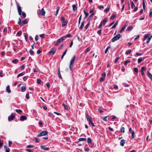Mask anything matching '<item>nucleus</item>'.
Masks as SVG:
<instances>
[{"label":"nucleus","mask_w":152,"mask_h":152,"mask_svg":"<svg viewBox=\"0 0 152 152\" xmlns=\"http://www.w3.org/2000/svg\"><path fill=\"white\" fill-rule=\"evenodd\" d=\"M75 58L76 56L74 55L73 56L72 58L71 59L70 61L69 68L71 70H72L73 69V68L74 66V63Z\"/></svg>","instance_id":"nucleus-1"},{"label":"nucleus","mask_w":152,"mask_h":152,"mask_svg":"<svg viewBox=\"0 0 152 152\" xmlns=\"http://www.w3.org/2000/svg\"><path fill=\"white\" fill-rule=\"evenodd\" d=\"M45 13V11L43 8H42L41 10H38L37 12V14L40 15L44 16Z\"/></svg>","instance_id":"nucleus-2"},{"label":"nucleus","mask_w":152,"mask_h":152,"mask_svg":"<svg viewBox=\"0 0 152 152\" xmlns=\"http://www.w3.org/2000/svg\"><path fill=\"white\" fill-rule=\"evenodd\" d=\"M121 35L120 34H118L117 35L114 37L112 39V42H114L115 41L118 40L120 38Z\"/></svg>","instance_id":"nucleus-3"},{"label":"nucleus","mask_w":152,"mask_h":152,"mask_svg":"<svg viewBox=\"0 0 152 152\" xmlns=\"http://www.w3.org/2000/svg\"><path fill=\"white\" fill-rule=\"evenodd\" d=\"M64 37H62L60 39H58L55 45L57 46L60 42H63V41L64 40Z\"/></svg>","instance_id":"nucleus-4"},{"label":"nucleus","mask_w":152,"mask_h":152,"mask_svg":"<svg viewBox=\"0 0 152 152\" xmlns=\"http://www.w3.org/2000/svg\"><path fill=\"white\" fill-rule=\"evenodd\" d=\"M17 6L18 14L19 15H21L22 13L21 8L18 3H17Z\"/></svg>","instance_id":"nucleus-5"},{"label":"nucleus","mask_w":152,"mask_h":152,"mask_svg":"<svg viewBox=\"0 0 152 152\" xmlns=\"http://www.w3.org/2000/svg\"><path fill=\"white\" fill-rule=\"evenodd\" d=\"M48 132L47 131H44L42 132H41L39 134L37 135V137H40L42 136H45L48 134Z\"/></svg>","instance_id":"nucleus-6"},{"label":"nucleus","mask_w":152,"mask_h":152,"mask_svg":"<svg viewBox=\"0 0 152 152\" xmlns=\"http://www.w3.org/2000/svg\"><path fill=\"white\" fill-rule=\"evenodd\" d=\"M86 117L87 119V121H91V120H92L91 118L88 115V113H86Z\"/></svg>","instance_id":"nucleus-7"},{"label":"nucleus","mask_w":152,"mask_h":152,"mask_svg":"<svg viewBox=\"0 0 152 152\" xmlns=\"http://www.w3.org/2000/svg\"><path fill=\"white\" fill-rule=\"evenodd\" d=\"M56 51V49L54 48H53L49 52V54L51 55H53Z\"/></svg>","instance_id":"nucleus-8"},{"label":"nucleus","mask_w":152,"mask_h":152,"mask_svg":"<svg viewBox=\"0 0 152 152\" xmlns=\"http://www.w3.org/2000/svg\"><path fill=\"white\" fill-rule=\"evenodd\" d=\"M15 116L14 114H12L9 117L8 120L9 121H11L12 120Z\"/></svg>","instance_id":"nucleus-9"},{"label":"nucleus","mask_w":152,"mask_h":152,"mask_svg":"<svg viewBox=\"0 0 152 152\" xmlns=\"http://www.w3.org/2000/svg\"><path fill=\"white\" fill-rule=\"evenodd\" d=\"M27 119V118L26 116L23 115L20 116V120L21 121H23L26 120Z\"/></svg>","instance_id":"nucleus-10"},{"label":"nucleus","mask_w":152,"mask_h":152,"mask_svg":"<svg viewBox=\"0 0 152 152\" xmlns=\"http://www.w3.org/2000/svg\"><path fill=\"white\" fill-rule=\"evenodd\" d=\"M28 19H26L24 20L21 23L22 25H23L27 24L28 22Z\"/></svg>","instance_id":"nucleus-11"},{"label":"nucleus","mask_w":152,"mask_h":152,"mask_svg":"<svg viewBox=\"0 0 152 152\" xmlns=\"http://www.w3.org/2000/svg\"><path fill=\"white\" fill-rule=\"evenodd\" d=\"M125 142L126 140L124 139L121 140L120 142V145L122 146H124Z\"/></svg>","instance_id":"nucleus-12"},{"label":"nucleus","mask_w":152,"mask_h":152,"mask_svg":"<svg viewBox=\"0 0 152 152\" xmlns=\"http://www.w3.org/2000/svg\"><path fill=\"white\" fill-rule=\"evenodd\" d=\"M147 75L152 80V75H151L149 71H147Z\"/></svg>","instance_id":"nucleus-13"},{"label":"nucleus","mask_w":152,"mask_h":152,"mask_svg":"<svg viewBox=\"0 0 152 152\" xmlns=\"http://www.w3.org/2000/svg\"><path fill=\"white\" fill-rule=\"evenodd\" d=\"M40 147L42 149H43L46 151H48L49 150V148H46L45 146L43 145H41L40 146Z\"/></svg>","instance_id":"nucleus-14"},{"label":"nucleus","mask_w":152,"mask_h":152,"mask_svg":"<svg viewBox=\"0 0 152 152\" xmlns=\"http://www.w3.org/2000/svg\"><path fill=\"white\" fill-rule=\"evenodd\" d=\"M73 10L74 11H75L77 10V8L76 5L73 4L72 6Z\"/></svg>","instance_id":"nucleus-15"},{"label":"nucleus","mask_w":152,"mask_h":152,"mask_svg":"<svg viewBox=\"0 0 152 152\" xmlns=\"http://www.w3.org/2000/svg\"><path fill=\"white\" fill-rule=\"evenodd\" d=\"M127 26V25L126 24L124 25L122 27V28L121 29L120 31V32L121 33L122 31H124V30L126 28V27Z\"/></svg>","instance_id":"nucleus-16"},{"label":"nucleus","mask_w":152,"mask_h":152,"mask_svg":"<svg viewBox=\"0 0 152 152\" xmlns=\"http://www.w3.org/2000/svg\"><path fill=\"white\" fill-rule=\"evenodd\" d=\"M26 87L25 86H22L21 88V91L22 92H24L26 89Z\"/></svg>","instance_id":"nucleus-17"},{"label":"nucleus","mask_w":152,"mask_h":152,"mask_svg":"<svg viewBox=\"0 0 152 152\" xmlns=\"http://www.w3.org/2000/svg\"><path fill=\"white\" fill-rule=\"evenodd\" d=\"M6 90L9 93H10L11 92V90L10 88V87L9 86H7L6 87Z\"/></svg>","instance_id":"nucleus-18"},{"label":"nucleus","mask_w":152,"mask_h":152,"mask_svg":"<svg viewBox=\"0 0 152 152\" xmlns=\"http://www.w3.org/2000/svg\"><path fill=\"white\" fill-rule=\"evenodd\" d=\"M132 134V136L131 138L133 139L134 138V137L135 136V133L134 132V131H132L131 133Z\"/></svg>","instance_id":"nucleus-19"},{"label":"nucleus","mask_w":152,"mask_h":152,"mask_svg":"<svg viewBox=\"0 0 152 152\" xmlns=\"http://www.w3.org/2000/svg\"><path fill=\"white\" fill-rule=\"evenodd\" d=\"M62 105L65 110H67L68 109V106L67 105L65 104L64 103H62Z\"/></svg>","instance_id":"nucleus-20"},{"label":"nucleus","mask_w":152,"mask_h":152,"mask_svg":"<svg viewBox=\"0 0 152 152\" xmlns=\"http://www.w3.org/2000/svg\"><path fill=\"white\" fill-rule=\"evenodd\" d=\"M67 23H68L67 21H63V23L62 25V26L63 27H64L65 26H66V25Z\"/></svg>","instance_id":"nucleus-21"},{"label":"nucleus","mask_w":152,"mask_h":152,"mask_svg":"<svg viewBox=\"0 0 152 152\" xmlns=\"http://www.w3.org/2000/svg\"><path fill=\"white\" fill-rule=\"evenodd\" d=\"M84 22H83L82 23L81 25L79 28V29L82 30L83 28V27H84Z\"/></svg>","instance_id":"nucleus-22"},{"label":"nucleus","mask_w":152,"mask_h":152,"mask_svg":"<svg viewBox=\"0 0 152 152\" xmlns=\"http://www.w3.org/2000/svg\"><path fill=\"white\" fill-rule=\"evenodd\" d=\"M152 37V36H151L150 37H148V38L147 39L146 41V43L147 44H148L149 42L150 41L151 39V38Z\"/></svg>","instance_id":"nucleus-23"},{"label":"nucleus","mask_w":152,"mask_h":152,"mask_svg":"<svg viewBox=\"0 0 152 152\" xmlns=\"http://www.w3.org/2000/svg\"><path fill=\"white\" fill-rule=\"evenodd\" d=\"M21 18H25L26 17V14L25 12H23L22 14H21Z\"/></svg>","instance_id":"nucleus-24"},{"label":"nucleus","mask_w":152,"mask_h":152,"mask_svg":"<svg viewBox=\"0 0 152 152\" xmlns=\"http://www.w3.org/2000/svg\"><path fill=\"white\" fill-rule=\"evenodd\" d=\"M71 36V34H68L67 35H66L65 36H63V37H64V39H65V38L66 37H69Z\"/></svg>","instance_id":"nucleus-25"},{"label":"nucleus","mask_w":152,"mask_h":152,"mask_svg":"<svg viewBox=\"0 0 152 152\" xmlns=\"http://www.w3.org/2000/svg\"><path fill=\"white\" fill-rule=\"evenodd\" d=\"M107 18H105L102 23V24L104 25H105L106 23L107 22Z\"/></svg>","instance_id":"nucleus-26"},{"label":"nucleus","mask_w":152,"mask_h":152,"mask_svg":"<svg viewBox=\"0 0 152 152\" xmlns=\"http://www.w3.org/2000/svg\"><path fill=\"white\" fill-rule=\"evenodd\" d=\"M86 138H80L79 139V141H86Z\"/></svg>","instance_id":"nucleus-27"},{"label":"nucleus","mask_w":152,"mask_h":152,"mask_svg":"<svg viewBox=\"0 0 152 152\" xmlns=\"http://www.w3.org/2000/svg\"><path fill=\"white\" fill-rule=\"evenodd\" d=\"M149 36V34H146L145 35V36L144 37V38H143V41H144Z\"/></svg>","instance_id":"nucleus-28"},{"label":"nucleus","mask_w":152,"mask_h":152,"mask_svg":"<svg viewBox=\"0 0 152 152\" xmlns=\"http://www.w3.org/2000/svg\"><path fill=\"white\" fill-rule=\"evenodd\" d=\"M132 50H128L127 51L126 53L125 54L126 55H128V54H130L132 52Z\"/></svg>","instance_id":"nucleus-29"},{"label":"nucleus","mask_w":152,"mask_h":152,"mask_svg":"<svg viewBox=\"0 0 152 152\" xmlns=\"http://www.w3.org/2000/svg\"><path fill=\"white\" fill-rule=\"evenodd\" d=\"M19 114H20L22 112V111L20 109H16L15 110Z\"/></svg>","instance_id":"nucleus-30"},{"label":"nucleus","mask_w":152,"mask_h":152,"mask_svg":"<svg viewBox=\"0 0 152 152\" xmlns=\"http://www.w3.org/2000/svg\"><path fill=\"white\" fill-rule=\"evenodd\" d=\"M149 16L150 18L152 16V8L150 9Z\"/></svg>","instance_id":"nucleus-31"},{"label":"nucleus","mask_w":152,"mask_h":152,"mask_svg":"<svg viewBox=\"0 0 152 152\" xmlns=\"http://www.w3.org/2000/svg\"><path fill=\"white\" fill-rule=\"evenodd\" d=\"M130 62V61L129 60H127L125 61L124 63V65H127L128 63H129Z\"/></svg>","instance_id":"nucleus-32"},{"label":"nucleus","mask_w":152,"mask_h":152,"mask_svg":"<svg viewBox=\"0 0 152 152\" xmlns=\"http://www.w3.org/2000/svg\"><path fill=\"white\" fill-rule=\"evenodd\" d=\"M132 29H133V27H132L131 26H129L126 29V30L127 31H130V30H132Z\"/></svg>","instance_id":"nucleus-33"},{"label":"nucleus","mask_w":152,"mask_h":152,"mask_svg":"<svg viewBox=\"0 0 152 152\" xmlns=\"http://www.w3.org/2000/svg\"><path fill=\"white\" fill-rule=\"evenodd\" d=\"M84 13L85 14V18H86L88 16V13L87 12H86L85 11H84Z\"/></svg>","instance_id":"nucleus-34"},{"label":"nucleus","mask_w":152,"mask_h":152,"mask_svg":"<svg viewBox=\"0 0 152 152\" xmlns=\"http://www.w3.org/2000/svg\"><path fill=\"white\" fill-rule=\"evenodd\" d=\"M18 59H14L12 61V62L14 64H17L18 62Z\"/></svg>","instance_id":"nucleus-35"},{"label":"nucleus","mask_w":152,"mask_h":152,"mask_svg":"<svg viewBox=\"0 0 152 152\" xmlns=\"http://www.w3.org/2000/svg\"><path fill=\"white\" fill-rule=\"evenodd\" d=\"M90 50V47H88L85 50L84 53H86Z\"/></svg>","instance_id":"nucleus-36"},{"label":"nucleus","mask_w":152,"mask_h":152,"mask_svg":"<svg viewBox=\"0 0 152 152\" xmlns=\"http://www.w3.org/2000/svg\"><path fill=\"white\" fill-rule=\"evenodd\" d=\"M21 20L20 19V18H19V19H18V24L20 26L22 25H21V23H21Z\"/></svg>","instance_id":"nucleus-37"},{"label":"nucleus","mask_w":152,"mask_h":152,"mask_svg":"<svg viewBox=\"0 0 152 152\" xmlns=\"http://www.w3.org/2000/svg\"><path fill=\"white\" fill-rule=\"evenodd\" d=\"M121 133H124L125 132V128L124 127H122L121 129Z\"/></svg>","instance_id":"nucleus-38"},{"label":"nucleus","mask_w":152,"mask_h":152,"mask_svg":"<svg viewBox=\"0 0 152 152\" xmlns=\"http://www.w3.org/2000/svg\"><path fill=\"white\" fill-rule=\"evenodd\" d=\"M131 8L133 9L135 5L132 1H131Z\"/></svg>","instance_id":"nucleus-39"},{"label":"nucleus","mask_w":152,"mask_h":152,"mask_svg":"<svg viewBox=\"0 0 152 152\" xmlns=\"http://www.w3.org/2000/svg\"><path fill=\"white\" fill-rule=\"evenodd\" d=\"M116 17V15H113L110 17V19H113L114 18H115Z\"/></svg>","instance_id":"nucleus-40"},{"label":"nucleus","mask_w":152,"mask_h":152,"mask_svg":"<svg viewBox=\"0 0 152 152\" xmlns=\"http://www.w3.org/2000/svg\"><path fill=\"white\" fill-rule=\"evenodd\" d=\"M24 36L25 39L26 41H27V39H28V34H26V33H25L24 34Z\"/></svg>","instance_id":"nucleus-41"},{"label":"nucleus","mask_w":152,"mask_h":152,"mask_svg":"<svg viewBox=\"0 0 152 152\" xmlns=\"http://www.w3.org/2000/svg\"><path fill=\"white\" fill-rule=\"evenodd\" d=\"M134 72L137 73H138V69L137 68H134Z\"/></svg>","instance_id":"nucleus-42"},{"label":"nucleus","mask_w":152,"mask_h":152,"mask_svg":"<svg viewBox=\"0 0 152 152\" xmlns=\"http://www.w3.org/2000/svg\"><path fill=\"white\" fill-rule=\"evenodd\" d=\"M24 75V73L23 72H22L19 74L17 76V77H19L21 76Z\"/></svg>","instance_id":"nucleus-43"},{"label":"nucleus","mask_w":152,"mask_h":152,"mask_svg":"<svg viewBox=\"0 0 152 152\" xmlns=\"http://www.w3.org/2000/svg\"><path fill=\"white\" fill-rule=\"evenodd\" d=\"M142 61V58L141 57V58H138V59L137 62L138 63H140Z\"/></svg>","instance_id":"nucleus-44"},{"label":"nucleus","mask_w":152,"mask_h":152,"mask_svg":"<svg viewBox=\"0 0 152 152\" xmlns=\"http://www.w3.org/2000/svg\"><path fill=\"white\" fill-rule=\"evenodd\" d=\"M87 142L88 143H90L91 142V140L90 138H88L87 139Z\"/></svg>","instance_id":"nucleus-45"},{"label":"nucleus","mask_w":152,"mask_h":152,"mask_svg":"<svg viewBox=\"0 0 152 152\" xmlns=\"http://www.w3.org/2000/svg\"><path fill=\"white\" fill-rule=\"evenodd\" d=\"M104 77H102L100 79V82H102L104 81V79H105Z\"/></svg>","instance_id":"nucleus-46"},{"label":"nucleus","mask_w":152,"mask_h":152,"mask_svg":"<svg viewBox=\"0 0 152 152\" xmlns=\"http://www.w3.org/2000/svg\"><path fill=\"white\" fill-rule=\"evenodd\" d=\"M41 82V80L39 79H37V83L38 84H40Z\"/></svg>","instance_id":"nucleus-47"},{"label":"nucleus","mask_w":152,"mask_h":152,"mask_svg":"<svg viewBox=\"0 0 152 152\" xmlns=\"http://www.w3.org/2000/svg\"><path fill=\"white\" fill-rule=\"evenodd\" d=\"M26 98L27 99H29V92H28L26 94Z\"/></svg>","instance_id":"nucleus-48"},{"label":"nucleus","mask_w":152,"mask_h":152,"mask_svg":"<svg viewBox=\"0 0 152 152\" xmlns=\"http://www.w3.org/2000/svg\"><path fill=\"white\" fill-rule=\"evenodd\" d=\"M34 147L33 145H28L26 146V148H32Z\"/></svg>","instance_id":"nucleus-49"},{"label":"nucleus","mask_w":152,"mask_h":152,"mask_svg":"<svg viewBox=\"0 0 152 152\" xmlns=\"http://www.w3.org/2000/svg\"><path fill=\"white\" fill-rule=\"evenodd\" d=\"M110 48V47L108 46L107 47V48L105 50V51H104L105 54H106L107 53V51H108L109 49Z\"/></svg>","instance_id":"nucleus-50"},{"label":"nucleus","mask_w":152,"mask_h":152,"mask_svg":"<svg viewBox=\"0 0 152 152\" xmlns=\"http://www.w3.org/2000/svg\"><path fill=\"white\" fill-rule=\"evenodd\" d=\"M146 69V67L145 66H142L141 68V71H143Z\"/></svg>","instance_id":"nucleus-51"},{"label":"nucleus","mask_w":152,"mask_h":152,"mask_svg":"<svg viewBox=\"0 0 152 152\" xmlns=\"http://www.w3.org/2000/svg\"><path fill=\"white\" fill-rule=\"evenodd\" d=\"M56 10H56V12L55 14V15H56L58 13V12L59 10V8L58 7H57L56 8Z\"/></svg>","instance_id":"nucleus-52"},{"label":"nucleus","mask_w":152,"mask_h":152,"mask_svg":"<svg viewBox=\"0 0 152 152\" xmlns=\"http://www.w3.org/2000/svg\"><path fill=\"white\" fill-rule=\"evenodd\" d=\"M81 17H82V15H81L80 16V17L79 19V21H78V23L79 24H80V21L81 19Z\"/></svg>","instance_id":"nucleus-53"},{"label":"nucleus","mask_w":152,"mask_h":152,"mask_svg":"<svg viewBox=\"0 0 152 152\" xmlns=\"http://www.w3.org/2000/svg\"><path fill=\"white\" fill-rule=\"evenodd\" d=\"M26 151L28 152H33V150L30 149H26Z\"/></svg>","instance_id":"nucleus-54"},{"label":"nucleus","mask_w":152,"mask_h":152,"mask_svg":"<svg viewBox=\"0 0 152 152\" xmlns=\"http://www.w3.org/2000/svg\"><path fill=\"white\" fill-rule=\"evenodd\" d=\"M107 116H105L104 117H103L102 118L103 120L104 121H107Z\"/></svg>","instance_id":"nucleus-55"},{"label":"nucleus","mask_w":152,"mask_h":152,"mask_svg":"<svg viewBox=\"0 0 152 152\" xmlns=\"http://www.w3.org/2000/svg\"><path fill=\"white\" fill-rule=\"evenodd\" d=\"M110 10V9L109 7H107L104 10V11L106 12H107L109 11Z\"/></svg>","instance_id":"nucleus-56"},{"label":"nucleus","mask_w":152,"mask_h":152,"mask_svg":"<svg viewBox=\"0 0 152 152\" xmlns=\"http://www.w3.org/2000/svg\"><path fill=\"white\" fill-rule=\"evenodd\" d=\"M89 23H88L85 26V28L86 29H87L89 27Z\"/></svg>","instance_id":"nucleus-57"},{"label":"nucleus","mask_w":152,"mask_h":152,"mask_svg":"<svg viewBox=\"0 0 152 152\" xmlns=\"http://www.w3.org/2000/svg\"><path fill=\"white\" fill-rule=\"evenodd\" d=\"M29 53L31 55H33L34 53V52L32 50H30L29 51Z\"/></svg>","instance_id":"nucleus-58"},{"label":"nucleus","mask_w":152,"mask_h":152,"mask_svg":"<svg viewBox=\"0 0 152 152\" xmlns=\"http://www.w3.org/2000/svg\"><path fill=\"white\" fill-rule=\"evenodd\" d=\"M102 32V30H98L97 32V34L99 35H100L101 34Z\"/></svg>","instance_id":"nucleus-59"},{"label":"nucleus","mask_w":152,"mask_h":152,"mask_svg":"<svg viewBox=\"0 0 152 152\" xmlns=\"http://www.w3.org/2000/svg\"><path fill=\"white\" fill-rule=\"evenodd\" d=\"M119 58V57H117L115 58V61H114L115 63H116L118 61V60Z\"/></svg>","instance_id":"nucleus-60"},{"label":"nucleus","mask_w":152,"mask_h":152,"mask_svg":"<svg viewBox=\"0 0 152 152\" xmlns=\"http://www.w3.org/2000/svg\"><path fill=\"white\" fill-rule=\"evenodd\" d=\"M28 76H25V77H24L23 78V80L25 81L26 80H27V78H28Z\"/></svg>","instance_id":"nucleus-61"},{"label":"nucleus","mask_w":152,"mask_h":152,"mask_svg":"<svg viewBox=\"0 0 152 152\" xmlns=\"http://www.w3.org/2000/svg\"><path fill=\"white\" fill-rule=\"evenodd\" d=\"M113 86H114L113 87L114 89H117L118 88V87L117 85H113Z\"/></svg>","instance_id":"nucleus-62"},{"label":"nucleus","mask_w":152,"mask_h":152,"mask_svg":"<svg viewBox=\"0 0 152 152\" xmlns=\"http://www.w3.org/2000/svg\"><path fill=\"white\" fill-rule=\"evenodd\" d=\"M17 34L19 35H20L22 34V31H20L18 32Z\"/></svg>","instance_id":"nucleus-63"},{"label":"nucleus","mask_w":152,"mask_h":152,"mask_svg":"<svg viewBox=\"0 0 152 152\" xmlns=\"http://www.w3.org/2000/svg\"><path fill=\"white\" fill-rule=\"evenodd\" d=\"M25 66L24 65H22L21 66L20 69L21 70H23L24 69Z\"/></svg>","instance_id":"nucleus-64"}]
</instances>
